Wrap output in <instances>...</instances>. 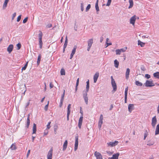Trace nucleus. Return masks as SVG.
Segmentation results:
<instances>
[{
	"label": "nucleus",
	"instance_id": "21",
	"mask_svg": "<svg viewBox=\"0 0 159 159\" xmlns=\"http://www.w3.org/2000/svg\"><path fill=\"white\" fill-rule=\"evenodd\" d=\"M9 0H5L3 6V8L5 9L7 6V4Z\"/></svg>",
	"mask_w": 159,
	"mask_h": 159
},
{
	"label": "nucleus",
	"instance_id": "60",
	"mask_svg": "<svg viewBox=\"0 0 159 159\" xmlns=\"http://www.w3.org/2000/svg\"><path fill=\"white\" fill-rule=\"evenodd\" d=\"M81 107H80V113L81 114V116H83V111L81 110Z\"/></svg>",
	"mask_w": 159,
	"mask_h": 159
},
{
	"label": "nucleus",
	"instance_id": "20",
	"mask_svg": "<svg viewBox=\"0 0 159 159\" xmlns=\"http://www.w3.org/2000/svg\"><path fill=\"white\" fill-rule=\"evenodd\" d=\"M29 116H30V115H28V118H27V121H26V127L27 128H29L30 124V120Z\"/></svg>",
	"mask_w": 159,
	"mask_h": 159
},
{
	"label": "nucleus",
	"instance_id": "17",
	"mask_svg": "<svg viewBox=\"0 0 159 159\" xmlns=\"http://www.w3.org/2000/svg\"><path fill=\"white\" fill-rule=\"evenodd\" d=\"M119 155V153H116L115 154H113L112 157L109 158L111 159H118Z\"/></svg>",
	"mask_w": 159,
	"mask_h": 159
},
{
	"label": "nucleus",
	"instance_id": "56",
	"mask_svg": "<svg viewBox=\"0 0 159 159\" xmlns=\"http://www.w3.org/2000/svg\"><path fill=\"white\" fill-rule=\"evenodd\" d=\"M52 27V25L51 24H49L47 25V27L50 28Z\"/></svg>",
	"mask_w": 159,
	"mask_h": 159
},
{
	"label": "nucleus",
	"instance_id": "24",
	"mask_svg": "<svg viewBox=\"0 0 159 159\" xmlns=\"http://www.w3.org/2000/svg\"><path fill=\"white\" fill-rule=\"evenodd\" d=\"M129 7L128 8L130 9L133 7L134 2L133 0H129Z\"/></svg>",
	"mask_w": 159,
	"mask_h": 159
},
{
	"label": "nucleus",
	"instance_id": "38",
	"mask_svg": "<svg viewBox=\"0 0 159 159\" xmlns=\"http://www.w3.org/2000/svg\"><path fill=\"white\" fill-rule=\"evenodd\" d=\"M116 54L117 55H120L121 53V52L119 49H116Z\"/></svg>",
	"mask_w": 159,
	"mask_h": 159
},
{
	"label": "nucleus",
	"instance_id": "31",
	"mask_svg": "<svg viewBox=\"0 0 159 159\" xmlns=\"http://www.w3.org/2000/svg\"><path fill=\"white\" fill-rule=\"evenodd\" d=\"M67 43H68V41H67V36H66V40L65 41V43H64V46H63V47H64V48H66V47L67 45Z\"/></svg>",
	"mask_w": 159,
	"mask_h": 159
},
{
	"label": "nucleus",
	"instance_id": "36",
	"mask_svg": "<svg viewBox=\"0 0 159 159\" xmlns=\"http://www.w3.org/2000/svg\"><path fill=\"white\" fill-rule=\"evenodd\" d=\"M128 90V87L127 86L125 89V96H127Z\"/></svg>",
	"mask_w": 159,
	"mask_h": 159
},
{
	"label": "nucleus",
	"instance_id": "27",
	"mask_svg": "<svg viewBox=\"0 0 159 159\" xmlns=\"http://www.w3.org/2000/svg\"><path fill=\"white\" fill-rule=\"evenodd\" d=\"M153 75L154 77L159 79V72H157L154 73Z\"/></svg>",
	"mask_w": 159,
	"mask_h": 159
},
{
	"label": "nucleus",
	"instance_id": "50",
	"mask_svg": "<svg viewBox=\"0 0 159 159\" xmlns=\"http://www.w3.org/2000/svg\"><path fill=\"white\" fill-rule=\"evenodd\" d=\"M145 77L147 79H149L150 78L151 76L150 75L148 74H146L145 75Z\"/></svg>",
	"mask_w": 159,
	"mask_h": 159
},
{
	"label": "nucleus",
	"instance_id": "3",
	"mask_svg": "<svg viewBox=\"0 0 159 159\" xmlns=\"http://www.w3.org/2000/svg\"><path fill=\"white\" fill-rule=\"evenodd\" d=\"M144 84L146 87H152L155 86L154 84L153 83V81L151 80H146Z\"/></svg>",
	"mask_w": 159,
	"mask_h": 159
},
{
	"label": "nucleus",
	"instance_id": "40",
	"mask_svg": "<svg viewBox=\"0 0 159 159\" xmlns=\"http://www.w3.org/2000/svg\"><path fill=\"white\" fill-rule=\"evenodd\" d=\"M65 94V90H64L63 93L61 95V100H63V101L64 100Z\"/></svg>",
	"mask_w": 159,
	"mask_h": 159
},
{
	"label": "nucleus",
	"instance_id": "14",
	"mask_svg": "<svg viewBox=\"0 0 159 159\" xmlns=\"http://www.w3.org/2000/svg\"><path fill=\"white\" fill-rule=\"evenodd\" d=\"M13 49V45L12 44L10 45L7 48V51L9 53H10Z\"/></svg>",
	"mask_w": 159,
	"mask_h": 159
},
{
	"label": "nucleus",
	"instance_id": "44",
	"mask_svg": "<svg viewBox=\"0 0 159 159\" xmlns=\"http://www.w3.org/2000/svg\"><path fill=\"white\" fill-rule=\"evenodd\" d=\"M111 0H108L107 3L106 4V6H109L111 3Z\"/></svg>",
	"mask_w": 159,
	"mask_h": 159
},
{
	"label": "nucleus",
	"instance_id": "23",
	"mask_svg": "<svg viewBox=\"0 0 159 159\" xmlns=\"http://www.w3.org/2000/svg\"><path fill=\"white\" fill-rule=\"evenodd\" d=\"M158 134H159V124H158L155 130V134L157 135Z\"/></svg>",
	"mask_w": 159,
	"mask_h": 159
},
{
	"label": "nucleus",
	"instance_id": "12",
	"mask_svg": "<svg viewBox=\"0 0 159 159\" xmlns=\"http://www.w3.org/2000/svg\"><path fill=\"white\" fill-rule=\"evenodd\" d=\"M134 105L133 104H129L128 106L129 111V112H131L134 109Z\"/></svg>",
	"mask_w": 159,
	"mask_h": 159
},
{
	"label": "nucleus",
	"instance_id": "30",
	"mask_svg": "<svg viewBox=\"0 0 159 159\" xmlns=\"http://www.w3.org/2000/svg\"><path fill=\"white\" fill-rule=\"evenodd\" d=\"M10 148L11 149V150H15L16 148V145H15V143H13L12 144L11 147H10Z\"/></svg>",
	"mask_w": 159,
	"mask_h": 159
},
{
	"label": "nucleus",
	"instance_id": "54",
	"mask_svg": "<svg viewBox=\"0 0 159 159\" xmlns=\"http://www.w3.org/2000/svg\"><path fill=\"white\" fill-rule=\"evenodd\" d=\"M63 101V100H60V102L59 105V106L60 107H61L62 105Z\"/></svg>",
	"mask_w": 159,
	"mask_h": 159
},
{
	"label": "nucleus",
	"instance_id": "35",
	"mask_svg": "<svg viewBox=\"0 0 159 159\" xmlns=\"http://www.w3.org/2000/svg\"><path fill=\"white\" fill-rule=\"evenodd\" d=\"M28 61H27L25 66L22 68V70H25L27 66H28Z\"/></svg>",
	"mask_w": 159,
	"mask_h": 159
},
{
	"label": "nucleus",
	"instance_id": "43",
	"mask_svg": "<svg viewBox=\"0 0 159 159\" xmlns=\"http://www.w3.org/2000/svg\"><path fill=\"white\" fill-rule=\"evenodd\" d=\"M51 122H49L48 124L47 125V129H49L50 127V125L51 124Z\"/></svg>",
	"mask_w": 159,
	"mask_h": 159
},
{
	"label": "nucleus",
	"instance_id": "32",
	"mask_svg": "<svg viewBox=\"0 0 159 159\" xmlns=\"http://www.w3.org/2000/svg\"><path fill=\"white\" fill-rule=\"evenodd\" d=\"M89 84H86V91L84 90L83 91V92H84V93H88V92L89 91Z\"/></svg>",
	"mask_w": 159,
	"mask_h": 159
},
{
	"label": "nucleus",
	"instance_id": "13",
	"mask_svg": "<svg viewBox=\"0 0 159 159\" xmlns=\"http://www.w3.org/2000/svg\"><path fill=\"white\" fill-rule=\"evenodd\" d=\"M76 46H75L73 48L72 51L71 53L70 54V59H71L73 57L74 54H75L76 52Z\"/></svg>",
	"mask_w": 159,
	"mask_h": 159
},
{
	"label": "nucleus",
	"instance_id": "26",
	"mask_svg": "<svg viewBox=\"0 0 159 159\" xmlns=\"http://www.w3.org/2000/svg\"><path fill=\"white\" fill-rule=\"evenodd\" d=\"M41 55L40 54H39L38 56V59H37V64L38 65H39L40 64V61H41Z\"/></svg>",
	"mask_w": 159,
	"mask_h": 159
},
{
	"label": "nucleus",
	"instance_id": "52",
	"mask_svg": "<svg viewBox=\"0 0 159 159\" xmlns=\"http://www.w3.org/2000/svg\"><path fill=\"white\" fill-rule=\"evenodd\" d=\"M16 12H15L14 13L13 15H12V20H14L15 17L16 16Z\"/></svg>",
	"mask_w": 159,
	"mask_h": 159
},
{
	"label": "nucleus",
	"instance_id": "59",
	"mask_svg": "<svg viewBox=\"0 0 159 159\" xmlns=\"http://www.w3.org/2000/svg\"><path fill=\"white\" fill-rule=\"evenodd\" d=\"M70 113V109H67V115H69Z\"/></svg>",
	"mask_w": 159,
	"mask_h": 159
},
{
	"label": "nucleus",
	"instance_id": "18",
	"mask_svg": "<svg viewBox=\"0 0 159 159\" xmlns=\"http://www.w3.org/2000/svg\"><path fill=\"white\" fill-rule=\"evenodd\" d=\"M130 72V69L129 68H128L126 69V70L125 73V78L126 79H128L129 78V75Z\"/></svg>",
	"mask_w": 159,
	"mask_h": 159
},
{
	"label": "nucleus",
	"instance_id": "37",
	"mask_svg": "<svg viewBox=\"0 0 159 159\" xmlns=\"http://www.w3.org/2000/svg\"><path fill=\"white\" fill-rule=\"evenodd\" d=\"M102 122V121L99 120L98 123V126L99 128H101Z\"/></svg>",
	"mask_w": 159,
	"mask_h": 159
},
{
	"label": "nucleus",
	"instance_id": "42",
	"mask_svg": "<svg viewBox=\"0 0 159 159\" xmlns=\"http://www.w3.org/2000/svg\"><path fill=\"white\" fill-rule=\"evenodd\" d=\"M16 46L17 47V49L18 50H19L21 48V45L20 43H19L17 44Z\"/></svg>",
	"mask_w": 159,
	"mask_h": 159
},
{
	"label": "nucleus",
	"instance_id": "28",
	"mask_svg": "<svg viewBox=\"0 0 159 159\" xmlns=\"http://www.w3.org/2000/svg\"><path fill=\"white\" fill-rule=\"evenodd\" d=\"M136 85L139 86H141L143 85V84L138 80H136L135 82Z\"/></svg>",
	"mask_w": 159,
	"mask_h": 159
},
{
	"label": "nucleus",
	"instance_id": "6",
	"mask_svg": "<svg viewBox=\"0 0 159 159\" xmlns=\"http://www.w3.org/2000/svg\"><path fill=\"white\" fill-rule=\"evenodd\" d=\"M83 98L86 105L88 103V98L87 96V93L83 92Z\"/></svg>",
	"mask_w": 159,
	"mask_h": 159
},
{
	"label": "nucleus",
	"instance_id": "5",
	"mask_svg": "<svg viewBox=\"0 0 159 159\" xmlns=\"http://www.w3.org/2000/svg\"><path fill=\"white\" fill-rule=\"evenodd\" d=\"M119 142L117 141H115L114 142H110L107 143L108 146L111 147H113L117 145Z\"/></svg>",
	"mask_w": 159,
	"mask_h": 159
},
{
	"label": "nucleus",
	"instance_id": "53",
	"mask_svg": "<svg viewBox=\"0 0 159 159\" xmlns=\"http://www.w3.org/2000/svg\"><path fill=\"white\" fill-rule=\"evenodd\" d=\"M103 120V116L102 114L101 115L99 120L102 121Z\"/></svg>",
	"mask_w": 159,
	"mask_h": 159
},
{
	"label": "nucleus",
	"instance_id": "58",
	"mask_svg": "<svg viewBox=\"0 0 159 159\" xmlns=\"http://www.w3.org/2000/svg\"><path fill=\"white\" fill-rule=\"evenodd\" d=\"M49 86L50 89L52 88L53 87V85L52 84V83H50Z\"/></svg>",
	"mask_w": 159,
	"mask_h": 159
},
{
	"label": "nucleus",
	"instance_id": "29",
	"mask_svg": "<svg viewBox=\"0 0 159 159\" xmlns=\"http://www.w3.org/2000/svg\"><path fill=\"white\" fill-rule=\"evenodd\" d=\"M114 64L116 68H117L119 66V62L116 59L114 60Z\"/></svg>",
	"mask_w": 159,
	"mask_h": 159
},
{
	"label": "nucleus",
	"instance_id": "25",
	"mask_svg": "<svg viewBox=\"0 0 159 159\" xmlns=\"http://www.w3.org/2000/svg\"><path fill=\"white\" fill-rule=\"evenodd\" d=\"M36 131V125L35 124H33V134H35Z\"/></svg>",
	"mask_w": 159,
	"mask_h": 159
},
{
	"label": "nucleus",
	"instance_id": "8",
	"mask_svg": "<svg viewBox=\"0 0 159 159\" xmlns=\"http://www.w3.org/2000/svg\"><path fill=\"white\" fill-rule=\"evenodd\" d=\"M78 145V135L75 136V144L74 150L76 151Z\"/></svg>",
	"mask_w": 159,
	"mask_h": 159
},
{
	"label": "nucleus",
	"instance_id": "11",
	"mask_svg": "<svg viewBox=\"0 0 159 159\" xmlns=\"http://www.w3.org/2000/svg\"><path fill=\"white\" fill-rule=\"evenodd\" d=\"M136 16L134 15L132 16L130 19V24L134 25L135 22V21L136 19Z\"/></svg>",
	"mask_w": 159,
	"mask_h": 159
},
{
	"label": "nucleus",
	"instance_id": "16",
	"mask_svg": "<svg viewBox=\"0 0 159 159\" xmlns=\"http://www.w3.org/2000/svg\"><path fill=\"white\" fill-rule=\"evenodd\" d=\"M99 73L98 72H97L93 76V80H94V82L95 83L96 82L99 76Z\"/></svg>",
	"mask_w": 159,
	"mask_h": 159
},
{
	"label": "nucleus",
	"instance_id": "15",
	"mask_svg": "<svg viewBox=\"0 0 159 159\" xmlns=\"http://www.w3.org/2000/svg\"><path fill=\"white\" fill-rule=\"evenodd\" d=\"M83 116H80V117L79 120V122H78V127L80 129L81 128V126L82 123L83 121Z\"/></svg>",
	"mask_w": 159,
	"mask_h": 159
},
{
	"label": "nucleus",
	"instance_id": "7",
	"mask_svg": "<svg viewBox=\"0 0 159 159\" xmlns=\"http://www.w3.org/2000/svg\"><path fill=\"white\" fill-rule=\"evenodd\" d=\"M94 155L96 158V159H103L101 154L99 152L95 151Z\"/></svg>",
	"mask_w": 159,
	"mask_h": 159
},
{
	"label": "nucleus",
	"instance_id": "51",
	"mask_svg": "<svg viewBox=\"0 0 159 159\" xmlns=\"http://www.w3.org/2000/svg\"><path fill=\"white\" fill-rule=\"evenodd\" d=\"M126 49H127V48H126L125 49L124 48H121V49H120L119 50H120L121 52H124L125 51Z\"/></svg>",
	"mask_w": 159,
	"mask_h": 159
},
{
	"label": "nucleus",
	"instance_id": "62",
	"mask_svg": "<svg viewBox=\"0 0 159 159\" xmlns=\"http://www.w3.org/2000/svg\"><path fill=\"white\" fill-rule=\"evenodd\" d=\"M30 150H29L27 153V155H26V156H27V157H28V156H29V154H30Z\"/></svg>",
	"mask_w": 159,
	"mask_h": 159
},
{
	"label": "nucleus",
	"instance_id": "33",
	"mask_svg": "<svg viewBox=\"0 0 159 159\" xmlns=\"http://www.w3.org/2000/svg\"><path fill=\"white\" fill-rule=\"evenodd\" d=\"M61 75H65V71L64 69H61L60 71Z\"/></svg>",
	"mask_w": 159,
	"mask_h": 159
},
{
	"label": "nucleus",
	"instance_id": "22",
	"mask_svg": "<svg viewBox=\"0 0 159 159\" xmlns=\"http://www.w3.org/2000/svg\"><path fill=\"white\" fill-rule=\"evenodd\" d=\"M145 43L141 41L140 40H138V45H140L141 47H143L145 46Z\"/></svg>",
	"mask_w": 159,
	"mask_h": 159
},
{
	"label": "nucleus",
	"instance_id": "63",
	"mask_svg": "<svg viewBox=\"0 0 159 159\" xmlns=\"http://www.w3.org/2000/svg\"><path fill=\"white\" fill-rule=\"evenodd\" d=\"M71 104H69L68 107H67V109H70V108H71Z\"/></svg>",
	"mask_w": 159,
	"mask_h": 159
},
{
	"label": "nucleus",
	"instance_id": "46",
	"mask_svg": "<svg viewBox=\"0 0 159 159\" xmlns=\"http://www.w3.org/2000/svg\"><path fill=\"white\" fill-rule=\"evenodd\" d=\"M153 144H154V143L153 142H150L149 141H148V142L147 145H148L151 146L153 145Z\"/></svg>",
	"mask_w": 159,
	"mask_h": 159
},
{
	"label": "nucleus",
	"instance_id": "57",
	"mask_svg": "<svg viewBox=\"0 0 159 159\" xmlns=\"http://www.w3.org/2000/svg\"><path fill=\"white\" fill-rule=\"evenodd\" d=\"M141 69L143 71H145V70L144 67L143 66H142L141 67Z\"/></svg>",
	"mask_w": 159,
	"mask_h": 159
},
{
	"label": "nucleus",
	"instance_id": "61",
	"mask_svg": "<svg viewBox=\"0 0 159 159\" xmlns=\"http://www.w3.org/2000/svg\"><path fill=\"white\" fill-rule=\"evenodd\" d=\"M103 37L102 36L100 37V42L101 43H102V41H103Z\"/></svg>",
	"mask_w": 159,
	"mask_h": 159
},
{
	"label": "nucleus",
	"instance_id": "2",
	"mask_svg": "<svg viewBox=\"0 0 159 159\" xmlns=\"http://www.w3.org/2000/svg\"><path fill=\"white\" fill-rule=\"evenodd\" d=\"M40 33L39 34V48L40 49L42 48L43 42L42 41V38L43 36V33L41 31H39Z\"/></svg>",
	"mask_w": 159,
	"mask_h": 159
},
{
	"label": "nucleus",
	"instance_id": "9",
	"mask_svg": "<svg viewBox=\"0 0 159 159\" xmlns=\"http://www.w3.org/2000/svg\"><path fill=\"white\" fill-rule=\"evenodd\" d=\"M157 122V120L156 118V116L153 117L152 119V125L153 127H154Z\"/></svg>",
	"mask_w": 159,
	"mask_h": 159
},
{
	"label": "nucleus",
	"instance_id": "4",
	"mask_svg": "<svg viewBox=\"0 0 159 159\" xmlns=\"http://www.w3.org/2000/svg\"><path fill=\"white\" fill-rule=\"evenodd\" d=\"M88 46L87 50L88 51H89L93 43V38L89 39L87 41Z\"/></svg>",
	"mask_w": 159,
	"mask_h": 159
},
{
	"label": "nucleus",
	"instance_id": "1",
	"mask_svg": "<svg viewBox=\"0 0 159 159\" xmlns=\"http://www.w3.org/2000/svg\"><path fill=\"white\" fill-rule=\"evenodd\" d=\"M111 84L113 88L112 92H115L117 90V86L115 81L113 78V76H111Z\"/></svg>",
	"mask_w": 159,
	"mask_h": 159
},
{
	"label": "nucleus",
	"instance_id": "49",
	"mask_svg": "<svg viewBox=\"0 0 159 159\" xmlns=\"http://www.w3.org/2000/svg\"><path fill=\"white\" fill-rule=\"evenodd\" d=\"M81 11H84V5L82 3H81Z\"/></svg>",
	"mask_w": 159,
	"mask_h": 159
},
{
	"label": "nucleus",
	"instance_id": "10",
	"mask_svg": "<svg viewBox=\"0 0 159 159\" xmlns=\"http://www.w3.org/2000/svg\"><path fill=\"white\" fill-rule=\"evenodd\" d=\"M52 149H51L48 152L47 155L48 159H52Z\"/></svg>",
	"mask_w": 159,
	"mask_h": 159
},
{
	"label": "nucleus",
	"instance_id": "41",
	"mask_svg": "<svg viewBox=\"0 0 159 159\" xmlns=\"http://www.w3.org/2000/svg\"><path fill=\"white\" fill-rule=\"evenodd\" d=\"M98 4H95V8H96V10L97 11H99V7H98Z\"/></svg>",
	"mask_w": 159,
	"mask_h": 159
},
{
	"label": "nucleus",
	"instance_id": "39",
	"mask_svg": "<svg viewBox=\"0 0 159 159\" xmlns=\"http://www.w3.org/2000/svg\"><path fill=\"white\" fill-rule=\"evenodd\" d=\"M90 8H91L90 4H88L86 8V12L88 11L89 10Z\"/></svg>",
	"mask_w": 159,
	"mask_h": 159
},
{
	"label": "nucleus",
	"instance_id": "19",
	"mask_svg": "<svg viewBox=\"0 0 159 159\" xmlns=\"http://www.w3.org/2000/svg\"><path fill=\"white\" fill-rule=\"evenodd\" d=\"M67 144H68V142L67 140H66L65 142L64 143L63 145V150L65 151L66 150L67 146Z\"/></svg>",
	"mask_w": 159,
	"mask_h": 159
},
{
	"label": "nucleus",
	"instance_id": "47",
	"mask_svg": "<svg viewBox=\"0 0 159 159\" xmlns=\"http://www.w3.org/2000/svg\"><path fill=\"white\" fill-rule=\"evenodd\" d=\"M28 19V17H26L23 20V23H26L27 22V21Z\"/></svg>",
	"mask_w": 159,
	"mask_h": 159
},
{
	"label": "nucleus",
	"instance_id": "34",
	"mask_svg": "<svg viewBox=\"0 0 159 159\" xmlns=\"http://www.w3.org/2000/svg\"><path fill=\"white\" fill-rule=\"evenodd\" d=\"M148 135V133L147 130H145V132L144 134V139H145L147 135Z\"/></svg>",
	"mask_w": 159,
	"mask_h": 159
},
{
	"label": "nucleus",
	"instance_id": "45",
	"mask_svg": "<svg viewBox=\"0 0 159 159\" xmlns=\"http://www.w3.org/2000/svg\"><path fill=\"white\" fill-rule=\"evenodd\" d=\"M48 104H49V102H48V104L46 105L44 107V110L45 111H47L48 109Z\"/></svg>",
	"mask_w": 159,
	"mask_h": 159
},
{
	"label": "nucleus",
	"instance_id": "48",
	"mask_svg": "<svg viewBox=\"0 0 159 159\" xmlns=\"http://www.w3.org/2000/svg\"><path fill=\"white\" fill-rule=\"evenodd\" d=\"M21 15H20L18 17L17 19V22H19L20 20L21 19Z\"/></svg>",
	"mask_w": 159,
	"mask_h": 159
},
{
	"label": "nucleus",
	"instance_id": "64",
	"mask_svg": "<svg viewBox=\"0 0 159 159\" xmlns=\"http://www.w3.org/2000/svg\"><path fill=\"white\" fill-rule=\"evenodd\" d=\"M30 100H29V101L28 102H27V104L26 105V106H25L26 107H27L29 106V105L30 103Z\"/></svg>",
	"mask_w": 159,
	"mask_h": 159
},
{
	"label": "nucleus",
	"instance_id": "55",
	"mask_svg": "<svg viewBox=\"0 0 159 159\" xmlns=\"http://www.w3.org/2000/svg\"><path fill=\"white\" fill-rule=\"evenodd\" d=\"M107 44V46L106 47V48L108 46L111 45L112 44V43H108L107 42L106 43Z\"/></svg>",
	"mask_w": 159,
	"mask_h": 159
}]
</instances>
